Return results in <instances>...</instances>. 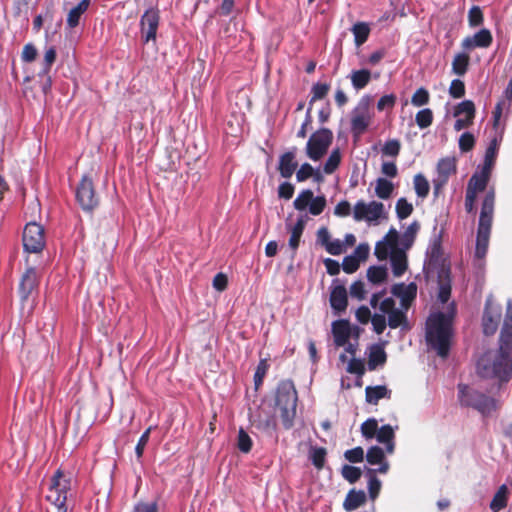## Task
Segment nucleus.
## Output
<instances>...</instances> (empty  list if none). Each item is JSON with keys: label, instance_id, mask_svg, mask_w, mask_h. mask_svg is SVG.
Returning a JSON list of instances; mask_svg holds the SVG:
<instances>
[{"label": "nucleus", "instance_id": "1", "mask_svg": "<svg viewBox=\"0 0 512 512\" xmlns=\"http://www.w3.org/2000/svg\"><path fill=\"white\" fill-rule=\"evenodd\" d=\"M512 307L509 305L499 336V348L493 354H484L477 363L482 378H496L508 382L512 377Z\"/></svg>", "mask_w": 512, "mask_h": 512}, {"label": "nucleus", "instance_id": "2", "mask_svg": "<svg viewBox=\"0 0 512 512\" xmlns=\"http://www.w3.org/2000/svg\"><path fill=\"white\" fill-rule=\"evenodd\" d=\"M455 316L456 305L452 302L446 312L433 313L426 322V341L442 358L447 357L450 351Z\"/></svg>", "mask_w": 512, "mask_h": 512}, {"label": "nucleus", "instance_id": "3", "mask_svg": "<svg viewBox=\"0 0 512 512\" xmlns=\"http://www.w3.org/2000/svg\"><path fill=\"white\" fill-rule=\"evenodd\" d=\"M298 394L292 380L286 379L279 382L275 393V404L280 410L281 422L285 430L294 425Z\"/></svg>", "mask_w": 512, "mask_h": 512}, {"label": "nucleus", "instance_id": "4", "mask_svg": "<svg viewBox=\"0 0 512 512\" xmlns=\"http://www.w3.org/2000/svg\"><path fill=\"white\" fill-rule=\"evenodd\" d=\"M71 491L72 474L59 468L50 479L45 498L56 508V512H67V501L71 496Z\"/></svg>", "mask_w": 512, "mask_h": 512}, {"label": "nucleus", "instance_id": "5", "mask_svg": "<svg viewBox=\"0 0 512 512\" xmlns=\"http://www.w3.org/2000/svg\"><path fill=\"white\" fill-rule=\"evenodd\" d=\"M459 401L462 406L472 407L484 416L496 410L494 398L477 390L471 389L466 384L458 385Z\"/></svg>", "mask_w": 512, "mask_h": 512}, {"label": "nucleus", "instance_id": "6", "mask_svg": "<svg viewBox=\"0 0 512 512\" xmlns=\"http://www.w3.org/2000/svg\"><path fill=\"white\" fill-rule=\"evenodd\" d=\"M332 141V131L328 128H320L307 141V156L313 161H319L327 153Z\"/></svg>", "mask_w": 512, "mask_h": 512}, {"label": "nucleus", "instance_id": "7", "mask_svg": "<svg viewBox=\"0 0 512 512\" xmlns=\"http://www.w3.org/2000/svg\"><path fill=\"white\" fill-rule=\"evenodd\" d=\"M370 105V96H364L353 109L351 117V131L354 135L363 134L369 127L373 117L370 111Z\"/></svg>", "mask_w": 512, "mask_h": 512}, {"label": "nucleus", "instance_id": "8", "mask_svg": "<svg viewBox=\"0 0 512 512\" xmlns=\"http://www.w3.org/2000/svg\"><path fill=\"white\" fill-rule=\"evenodd\" d=\"M22 241L26 252H41L45 247L44 228L36 222L27 223L24 227Z\"/></svg>", "mask_w": 512, "mask_h": 512}, {"label": "nucleus", "instance_id": "9", "mask_svg": "<svg viewBox=\"0 0 512 512\" xmlns=\"http://www.w3.org/2000/svg\"><path fill=\"white\" fill-rule=\"evenodd\" d=\"M76 200L84 211L91 212L99 205L92 179L84 175L76 189Z\"/></svg>", "mask_w": 512, "mask_h": 512}, {"label": "nucleus", "instance_id": "10", "mask_svg": "<svg viewBox=\"0 0 512 512\" xmlns=\"http://www.w3.org/2000/svg\"><path fill=\"white\" fill-rule=\"evenodd\" d=\"M160 23V13L156 8L147 9L140 19V31L143 43L156 41L157 30Z\"/></svg>", "mask_w": 512, "mask_h": 512}, {"label": "nucleus", "instance_id": "11", "mask_svg": "<svg viewBox=\"0 0 512 512\" xmlns=\"http://www.w3.org/2000/svg\"><path fill=\"white\" fill-rule=\"evenodd\" d=\"M384 212V205L378 201L365 203L363 200L356 202L353 208V218L355 221L366 220L368 222L378 220Z\"/></svg>", "mask_w": 512, "mask_h": 512}, {"label": "nucleus", "instance_id": "12", "mask_svg": "<svg viewBox=\"0 0 512 512\" xmlns=\"http://www.w3.org/2000/svg\"><path fill=\"white\" fill-rule=\"evenodd\" d=\"M40 275L34 267H28L22 274L18 286V293L22 302L38 293Z\"/></svg>", "mask_w": 512, "mask_h": 512}, {"label": "nucleus", "instance_id": "13", "mask_svg": "<svg viewBox=\"0 0 512 512\" xmlns=\"http://www.w3.org/2000/svg\"><path fill=\"white\" fill-rule=\"evenodd\" d=\"M456 158L444 157L437 163V177L433 180L434 193L437 195L447 184L449 178L456 174Z\"/></svg>", "mask_w": 512, "mask_h": 512}, {"label": "nucleus", "instance_id": "14", "mask_svg": "<svg viewBox=\"0 0 512 512\" xmlns=\"http://www.w3.org/2000/svg\"><path fill=\"white\" fill-rule=\"evenodd\" d=\"M391 293L400 298L401 308L408 311L417 296V286L413 282L408 285L404 283L395 284L391 288Z\"/></svg>", "mask_w": 512, "mask_h": 512}, {"label": "nucleus", "instance_id": "15", "mask_svg": "<svg viewBox=\"0 0 512 512\" xmlns=\"http://www.w3.org/2000/svg\"><path fill=\"white\" fill-rule=\"evenodd\" d=\"M494 200L495 198L493 192H489L485 195L481 206L477 230L491 232L494 212Z\"/></svg>", "mask_w": 512, "mask_h": 512}, {"label": "nucleus", "instance_id": "16", "mask_svg": "<svg viewBox=\"0 0 512 512\" xmlns=\"http://www.w3.org/2000/svg\"><path fill=\"white\" fill-rule=\"evenodd\" d=\"M493 42L490 30L483 28L476 32L473 36H468L461 42V47L466 51L475 48H488Z\"/></svg>", "mask_w": 512, "mask_h": 512}, {"label": "nucleus", "instance_id": "17", "mask_svg": "<svg viewBox=\"0 0 512 512\" xmlns=\"http://www.w3.org/2000/svg\"><path fill=\"white\" fill-rule=\"evenodd\" d=\"M296 147H292L290 150L284 152L279 156L277 170L281 177L288 179L290 178L298 167L296 160Z\"/></svg>", "mask_w": 512, "mask_h": 512}, {"label": "nucleus", "instance_id": "18", "mask_svg": "<svg viewBox=\"0 0 512 512\" xmlns=\"http://www.w3.org/2000/svg\"><path fill=\"white\" fill-rule=\"evenodd\" d=\"M334 343L338 347L345 346L351 335L350 323L346 319H339L332 323Z\"/></svg>", "mask_w": 512, "mask_h": 512}, {"label": "nucleus", "instance_id": "19", "mask_svg": "<svg viewBox=\"0 0 512 512\" xmlns=\"http://www.w3.org/2000/svg\"><path fill=\"white\" fill-rule=\"evenodd\" d=\"M330 305L336 314L344 312L348 305L347 290L343 285L335 286L330 293Z\"/></svg>", "mask_w": 512, "mask_h": 512}, {"label": "nucleus", "instance_id": "20", "mask_svg": "<svg viewBox=\"0 0 512 512\" xmlns=\"http://www.w3.org/2000/svg\"><path fill=\"white\" fill-rule=\"evenodd\" d=\"M91 0H81L71 8L67 14L66 24L69 29H74L80 24L81 17L88 10Z\"/></svg>", "mask_w": 512, "mask_h": 512}, {"label": "nucleus", "instance_id": "21", "mask_svg": "<svg viewBox=\"0 0 512 512\" xmlns=\"http://www.w3.org/2000/svg\"><path fill=\"white\" fill-rule=\"evenodd\" d=\"M390 261L394 276H402L407 269V256L404 249H394L390 252Z\"/></svg>", "mask_w": 512, "mask_h": 512}, {"label": "nucleus", "instance_id": "22", "mask_svg": "<svg viewBox=\"0 0 512 512\" xmlns=\"http://www.w3.org/2000/svg\"><path fill=\"white\" fill-rule=\"evenodd\" d=\"M391 390L385 385L367 386L365 388V400L369 404L377 405L380 399L391 398Z\"/></svg>", "mask_w": 512, "mask_h": 512}, {"label": "nucleus", "instance_id": "23", "mask_svg": "<svg viewBox=\"0 0 512 512\" xmlns=\"http://www.w3.org/2000/svg\"><path fill=\"white\" fill-rule=\"evenodd\" d=\"M366 502V494L363 490H350L343 502V508L347 512L354 511L364 505Z\"/></svg>", "mask_w": 512, "mask_h": 512}, {"label": "nucleus", "instance_id": "24", "mask_svg": "<svg viewBox=\"0 0 512 512\" xmlns=\"http://www.w3.org/2000/svg\"><path fill=\"white\" fill-rule=\"evenodd\" d=\"M387 361V354L384 348L378 344H374L370 347L368 355V369L370 371L375 370L379 366H383Z\"/></svg>", "mask_w": 512, "mask_h": 512}, {"label": "nucleus", "instance_id": "25", "mask_svg": "<svg viewBox=\"0 0 512 512\" xmlns=\"http://www.w3.org/2000/svg\"><path fill=\"white\" fill-rule=\"evenodd\" d=\"M439 291H438V300L441 303L448 302L450 296H451V281L449 277V271L445 272L444 270L441 271L439 274Z\"/></svg>", "mask_w": 512, "mask_h": 512}, {"label": "nucleus", "instance_id": "26", "mask_svg": "<svg viewBox=\"0 0 512 512\" xmlns=\"http://www.w3.org/2000/svg\"><path fill=\"white\" fill-rule=\"evenodd\" d=\"M470 56L467 53H457L452 61V72L455 75L463 76L468 71Z\"/></svg>", "mask_w": 512, "mask_h": 512}, {"label": "nucleus", "instance_id": "27", "mask_svg": "<svg viewBox=\"0 0 512 512\" xmlns=\"http://www.w3.org/2000/svg\"><path fill=\"white\" fill-rule=\"evenodd\" d=\"M508 502V489L506 485L499 487L490 502V509L493 512H499L507 506Z\"/></svg>", "mask_w": 512, "mask_h": 512}, {"label": "nucleus", "instance_id": "28", "mask_svg": "<svg viewBox=\"0 0 512 512\" xmlns=\"http://www.w3.org/2000/svg\"><path fill=\"white\" fill-rule=\"evenodd\" d=\"M351 83L356 90L365 88L371 80V72L368 69L352 71L350 75Z\"/></svg>", "mask_w": 512, "mask_h": 512}, {"label": "nucleus", "instance_id": "29", "mask_svg": "<svg viewBox=\"0 0 512 512\" xmlns=\"http://www.w3.org/2000/svg\"><path fill=\"white\" fill-rule=\"evenodd\" d=\"M405 310L396 308L392 312L388 313V326L391 329H396L398 327H407L408 319Z\"/></svg>", "mask_w": 512, "mask_h": 512}, {"label": "nucleus", "instance_id": "30", "mask_svg": "<svg viewBox=\"0 0 512 512\" xmlns=\"http://www.w3.org/2000/svg\"><path fill=\"white\" fill-rule=\"evenodd\" d=\"M394 185L386 178H378L376 180L375 194L380 199H389L393 193Z\"/></svg>", "mask_w": 512, "mask_h": 512}, {"label": "nucleus", "instance_id": "31", "mask_svg": "<svg viewBox=\"0 0 512 512\" xmlns=\"http://www.w3.org/2000/svg\"><path fill=\"white\" fill-rule=\"evenodd\" d=\"M490 233L491 232L488 231L477 230L475 256L479 259H482L486 256L489 245Z\"/></svg>", "mask_w": 512, "mask_h": 512}, {"label": "nucleus", "instance_id": "32", "mask_svg": "<svg viewBox=\"0 0 512 512\" xmlns=\"http://www.w3.org/2000/svg\"><path fill=\"white\" fill-rule=\"evenodd\" d=\"M352 32L356 46H361L367 41L369 37L370 27L365 22H358L353 25Z\"/></svg>", "mask_w": 512, "mask_h": 512}, {"label": "nucleus", "instance_id": "33", "mask_svg": "<svg viewBox=\"0 0 512 512\" xmlns=\"http://www.w3.org/2000/svg\"><path fill=\"white\" fill-rule=\"evenodd\" d=\"M419 229V223L417 221H414L404 231L401 237V245L403 246L404 250L409 249L413 245Z\"/></svg>", "mask_w": 512, "mask_h": 512}, {"label": "nucleus", "instance_id": "34", "mask_svg": "<svg viewBox=\"0 0 512 512\" xmlns=\"http://www.w3.org/2000/svg\"><path fill=\"white\" fill-rule=\"evenodd\" d=\"M305 228V221L299 218L293 228L291 229V235L289 239V246L293 251H296L300 244V239Z\"/></svg>", "mask_w": 512, "mask_h": 512}, {"label": "nucleus", "instance_id": "35", "mask_svg": "<svg viewBox=\"0 0 512 512\" xmlns=\"http://www.w3.org/2000/svg\"><path fill=\"white\" fill-rule=\"evenodd\" d=\"M366 475L369 478V481H368L369 496L372 500H375L380 493L381 481L376 476V470H374L372 468H366Z\"/></svg>", "mask_w": 512, "mask_h": 512}, {"label": "nucleus", "instance_id": "36", "mask_svg": "<svg viewBox=\"0 0 512 512\" xmlns=\"http://www.w3.org/2000/svg\"><path fill=\"white\" fill-rule=\"evenodd\" d=\"M327 450L324 447H311L309 458L316 469H323L326 461Z\"/></svg>", "mask_w": 512, "mask_h": 512}, {"label": "nucleus", "instance_id": "37", "mask_svg": "<svg viewBox=\"0 0 512 512\" xmlns=\"http://www.w3.org/2000/svg\"><path fill=\"white\" fill-rule=\"evenodd\" d=\"M367 278L373 284H380L387 278V269L384 266H371L367 270Z\"/></svg>", "mask_w": 512, "mask_h": 512}, {"label": "nucleus", "instance_id": "38", "mask_svg": "<svg viewBox=\"0 0 512 512\" xmlns=\"http://www.w3.org/2000/svg\"><path fill=\"white\" fill-rule=\"evenodd\" d=\"M341 163V152L339 148L334 149L326 160L323 171L325 174H332Z\"/></svg>", "mask_w": 512, "mask_h": 512}, {"label": "nucleus", "instance_id": "39", "mask_svg": "<svg viewBox=\"0 0 512 512\" xmlns=\"http://www.w3.org/2000/svg\"><path fill=\"white\" fill-rule=\"evenodd\" d=\"M413 182L417 196L420 198H426L429 194L430 185L425 176L419 173L414 176Z\"/></svg>", "mask_w": 512, "mask_h": 512}, {"label": "nucleus", "instance_id": "40", "mask_svg": "<svg viewBox=\"0 0 512 512\" xmlns=\"http://www.w3.org/2000/svg\"><path fill=\"white\" fill-rule=\"evenodd\" d=\"M433 112L430 108H425L416 113L415 122L420 129H425L433 123Z\"/></svg>", "mask_w": 512, "mask_h": 512}, {"label": "nucleus", "instance_id": "41", "mask_svg": "<svg viewBox=\"0 0 512 512\" xmlns=\"http://www.w3.org/2000/svg\"><path fill=\"white\" fill-rule=\"evenodd\" d=\"M313 196V191L310 189L301 191L293 202L294 208L298 211L305 210L313 200Z\"/></svg>", "mask_w": 512, "mask_h": 512}, {"label": "nucleus", "instance_id": "42", "mask_svg": "<svg viewBox=\"0 0 512 512\" xmlns=\"http://www.w3.org/2000/svg\"><path fill=\"white\" fill-rule=\"evenodd\" d=\"M475 105L471 100H464L459 103L454 112V116H459L461 114H465V118L473 119L475 118Z\"/></svg>", "mask_w": 512, "mask_h": 512}, {"label": "nucleus", "instance_id": "43", "mask_svg": "<svg viewBox=\"0 0 512 512\" xmlns=\"http://www.w3.org/2000/svg\"><path fill=\"white\" fill-rule=\"evenodd\" d=\"M57 53L54 47H50L46 50L44 54V59L42 63V69L39 72V76H46L51 70L52 65L56 61Z\"/></svg>", "mask_w": 512, "mask_h": 512}, {"label": "nucleus", "instance_id": "44", "mask_svg": "<svg viewBox=\"0 0 512 512\" xmlns=\"http://www.w3.org/2000/svg\"><path fill=\"white\" fill-rule=\"evenodd\" d=\"M396 214L400 220L408 218L413 212V205L406 198H400L396 202Z\"/></svg>", "mask_w": 512, "mask_h": 512}, {"label": "nucleus", "instance_id": "45", "mask_svg": "<svg viewBox=\"0 0 512 512\" xmlns=\"http://www.w3.org/2000/svg\"><path fill=\"white\" fill-rule=\"evenodd\" d=\"M366 460L370 465H377L385 460L384 450L379 446H372L368 449Z\"/></svg>", "mask_w": 512, "mask_h": 512}, {"label": "nucleus", "instance_id": "46", "mask_svg": "<svg viewBox=\"0 0 512 512\" xmlns=\"http://www.w3.org/2000/svg\"><path fill=\"white\" fill-rule=\"evenodd\" d=\"M330 90V85L327 83H315L312 86L311 93L312 97L309 101V105H312L315 101L321 100L326 97Z\"/></svg>", "mask_w": 512, "mask_h": 512}, {"label": "nucleus", "instance_id": "47", "mask_svg": "<svg viewBox=\"0 0 512 512\" xmlns=\"http://www.w3.org/2000/svg\"><path fill=\"white\" fill-rule=\"evenodd\" d=\"M269 369V364L267 359H261L257 365L255 374H254V385L255 389L258 390L260 386L263 384L264 377Z\"/></svg>", "mask_w": 512, "mask_h": 512}, {"label": "nucleus", "instance_id": "48", "mask_svg": "<svg viewBox=\"0 0 512 512\" xmlns=\"http://www.w3.org/2000/svg\"><path fill=\"white\" fill-rule=\"evenodd\" d=\"M378 430V421L375 418H369L361 425V433L366 439H372L376 436Z\"/></svg>", "mask_w": 512, "mask_h": 512}, {"label": "nucleus", "instance_id": "49", "mask_svg": "<svg viewBox=\"0 0 512 512\" xmlns=\"http://www.w3.org/2000/svg\"><path fill=\"white\" fill-rule=\"evenodd\" d=\"M361 469L351 465H344L342 467V476L349 483H356L361 478Z\"/></svg>", "mask_w": 512, "mask_h": 512}, {"label": "nucleus", "instance_id": "50", "mask_svg": "<svg viewBox=\"0 0 512 512\" xmlns=\"http://www.w3.org/2000/svg\"><path fill=\"white\" fill-rule=\"evenodd\" d=\"M429 100L430 94L424 87L417 89L411 97V103L416 107H421L428 104Z\"/></svg>", "mask_w": 512, "mask_h": 512}, {"label": "nucleus", "instance_id": "51", "mask_svg": "<svg viewBox=\"0 0 512 512\" xmlns=\"http://www.w3.org/2000/svg\"><path fill=\"white\" fill-rule=\"evenodd\" d=\"M484 16L479 6H472L468 12V23L470 27H478L483 24Z\"/></svg>", "mask_w": 512, "mask_h": 512}, {"label": "nucleus", "instance_id": "52", "mask_svg": "<svg viewBox=\"0 0 512 512\" xmlns=\"http://www.w3.org/2000/svg\"><path fill=\"white\" fill-rule=\"evenodd\" d=\"M252 445L253 442L250 436L244 431L243 428H240L237 440L238 449L243 453H248L251 451Z\"/></svg>", "mask_w": 512, "mask_h": 512}, {"label": "nucleus", "instance_id": "53", "mask_svg": "<svg viewBox=\"0 0 512 512\" xmlns=\"http://www.w3.org/2000/svg\"><path fill=\"white\" fill-rule=\"evenodd\" d=\"M376 439L379 443H385V442H391V440H394L395 433L391 425H383L382 427L378 428L376 433Z\"/></svg>", "mask_w": 512, "mask_h": 512}, {"label": "nucleus", "instance_id": "54", "mask_svg": "<svg viewBox=\"0 0 512 512\" xmlns=\"http://www.w3.org/2000/svg\"><path fill=\"white\" fill-rule=\"evenodd\" d=\"M401 150V143L397 139L388 140L382 147V153L386 156L397 157Z\"/></svg>", "mask_w": 512, "mask_h": 512}, {"label": "nucleus", "instance_id": "55", "mask_svg": "<svg viewBox=\"0 0 512 512\" xmlns=\"http://www.w3.org/2000/svg\"><path fill=\"white\" fill-rule=\"evenodd\" d=\"M475 146V137L470 132H464L459 138V149L461 152H469Z\"/></svg>", "mask_w": 512, "mask_h": 512}, {"label": "nucleus", "instance_id": "56", "mask_svg": "<svg viewBox=\"0 0 512 512\" xmlns=\"http://www.w3.org/2000/svg\"><path fill=\"white\" fill-rule=\"evenodd\" d=\"M152 426L148 427L144 433L140 436L136 447H135V454L138 460H140L143 457V453L145 450V447L149 441L150 433L152 431Z\"/></svg>", "mask_w": 512, "mask_h": 512}, {"label": "nucleus", "instance_id": "57", "mask_svg": "<svg viewBox=\"0 0 512 512\" xmlns=\"http://www.w3.org/2000/svg\"><path fill=\"white\" fill-rule=\"evenodd\" d=\"M326 204L327 202L324 196H313V200H311L309 205V212L314 216H318L324 211Z\"/></svg>", "mask_w": 512, "mask_h": 512}, {"label": "nucleus", "instance_id": "58", "mask_svg": "<svg viewBox=\"0 0 512 512\" xmlns=\"http://www.w3.org/2000/svg\"><path fill=\"white\" fill-rule=\"evenodd\" d=\"M486 185L487 178L485 176L473 175L468 182L467 189H472V191L477 195V192L485 190Z\"/></svg>", "mask_w": 512, "mask_h": 512}, {"label": "nucleus", "instance_id": "59", "mask_svg": "<svg viewBox=\"0 0 512 512\" xmlns=\"http://www.w3.org/2000/svg\"><path fill=\"white\" fill-rule=\"evenodd\" d=\"M449 94L454 99L462 98L465 95V84L460 79L452 80L449 87Z\"/></svg>", "mask_w": 512, "mask_h": 512}, {"label": "nucleus", "instance_id": "60", "mask_svg": "<svg viewBox=\"0 0 512 512\" xmlns=\"http://www.w3.org/2000/svg\"><path fill=\"white\" fill-rule=\"evenodd\" d=\"M344 457L351 463H360L364 460V450L360 446L354 447L352 449L346 450Z\"/></svg>", "mask_w": 512, "mask_h": 512}, {"label": "nucleus", "instance_id": "61", "mask_svg": "<svg viewBox=\"0 0 512 512\" xmlns=\"http://www.w3.org/2000/svg\"><path fill=\"white\" fill-rule=\"evenodd\" d=\"M256 427L260 430H262L263 432L271 435L273 432L276 431V428H277V424H276V421L273 417L269 416L267 417L266 419L264 420H259L257 423H256Z\"/></svg>", "mask_w": 512, "mask_h": 512}, {"label": "nucleus", "instance_id": "62", "mask_svg": "<svg viewBox=\"0 0 512 512\" xmlns=\"http://www.w3.org/2000/svg\"><path fill=\"white\" fill-rule=\"evenodd\" d=\"M373 330L376 334L380 335L386 329L388 325L386 318L383 314L375 313L371 319Z\"/></svg>", "mask_w": 512, "mask_h": 512}, {"label": "nucleus", "instance_id": "63", "mask_svg": "<svg viewBox=\"0 0 512 512\" xmlns=\"http://www.w3.org/2000/svg\"><path fill=\"white\" fill-rule=\"evenodd\" d=\"M37 54L38 52L36 47L32 43H27L23 47L21 60L25 63H31L36 59Z\"/></svg>", "mask_w": 512, "mask_h": 512}, {"label": "nucleus", "instance_id": "64", "mask_svg": "<svg viewBox=\"0 0 512 512\" xmlns=\"http://www.w3.org/2000/svg\"><path fill=\"white\" fill-rule=\"evenodd\" d=\"M314 175V168L309 163H304L296 171V179L298 182H304Z\"/></svg>", "mask_w": 512, "mask_h": 512}]
</instances>
